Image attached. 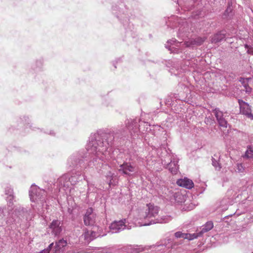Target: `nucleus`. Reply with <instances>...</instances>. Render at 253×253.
<instances>
[{"label":"nucleus","mask_w":253,"mask_h":253,"mask_svg":"<svg viewBox=\"0 0 253 253\" xmlns=\"http://www.w3.org/2000/svg\"><path fill=\"white\" fill-rule=\"evenodd\" d=\"M240 112L250 119L253 118V115L251 112V109L249 105L241 100H239Z\"/></svg>","instance_id":"10"},{"label":"nucleus","mask_w":253,"mask_h":253,"mask_svg":"<svg viewBox=\"0 0 253 253\" xmlns=\"http://www.w3.org/2000/svg\"><path fill=\"white\" fill-rule=\"evenodd\" d=\"M81 160L77 158L76 155L71 156L68 160V163L70 166H74L77 165L78 163L80 162Z\"/></svg>","instance_id":"23"},{"label":"nucleus","mask_w":253,"mask_h":253,"mask_svg":"<svg viewBox=\"0 0 253 253\" xmlns=\"http://www.w3.org/2000/svg\"><path fill=\"white\" fill-rule=\"evenodd\" d=\"M232 8H231V7L230 5H229L225 11V15H228L229 13H230L232 11Z\"/></svg>","instance_id":"33"},{"label":"nucleus","mask_w":253,"mask_h":253,"mask_svg":"<svg viewBox=\"0 0 253 253\" xmlns=\"http://www.w3.org/2000/svg\"><path fill=\"white\" fill-rule=\"evenodd\" d=\"M113 175H114V174L110 171V172H109L108 174L106 176L107 180L109 181V185L113 184V182L112 181L113 179Z\"/></svg>","instance_id":"30"},{"label":"nucleus","mask_w":253,"mask_h":253,"mask_svg":"<svg viewBox=\"0 0 253 253\" xmlns=\"http://www.w3.org/2000/svg\"><path fill=\"white\" fill-rule=\"evenodd\" d=\"M110 231L112 233H116L121 232L126 228V219H122L119 221L113 222L109 226Z\"/></svg>","instance_id":"6"},{"label":"nucleus","mask_w":253,"mask_h":253,"mask_svg":"<svg viewBox=\"0 0 253 253\" xmlns=\"http://www.w3.org/2000/svg\"><path fill=\"white\" fill-rule=\"evenodd\" d=\"M5 194L7 195L6 200L8 204L10 205L13 204L14 199L13 189L10 186H7L5 189Z\"/></svg>","instance_id":"18"},{"label":"nucleus","mask_w":253,"mask_h":253,"mask_svg":"<svg viewBox=\"0 0 253 253\" xmlns=\"http://www.w3.org/2000/svg\"><path fill=\"white\" fill-rule=\"evenodd\" d=\"M225 37V34L224 32H220L215 34L212 38V42H217L221 41Z\"/></svg>","instance_id":"21"},{"label":"nucleus","mask_w":253,"mask_h":253,"mask_svg":"<svg viewBox=\"0 0 253 253\" xmlns=\"http://www.w3.org/2000/svg\"><path fill=\"white\" fill-rule=\"evenodd\" d=\"M177 184L181 187H185L189 189L194 187V183L192 180L187 178L178 180L177 181Z\"/></svg>","instance_id":"14"},{"label":"nucleus","mask_w":253,"mask_h":253,"mask_svg":"<svg viewBox=\"0 0 253 253\" xmlns=\"http://www.w3.org/2000/svg\"><path fill=\"white\" fill-rule=\"evenodd\" d=\"M251 53L253 55V50L251 51Z\"/></svg>","instance_id":"40"},{"label":"nucleus","mask_w":253,"mask_h":253,"mask_svg":"<svg viewBox=\"0 0 253 253\" xmlns=\"http://www.w3.org/2000/svg\"><path fill=\"white\" fill-rule=\"evenodd\" d=\"M217 122L218 123L219 126L221 127H222L223 128L227 127V122L224 118H221V119L217 121Z\"/></svg>","instance_id":"28"},{"label":"nucleus","mask_w":253,"mask_h":253,"mask_svg":"<svg viewBox=\"0 0 253 253\" xmlns=\"http://www.w3.org/2000/svg\"><path fill=\"white\" fill-rule=\"evenodd\" d=\"M174 236L176 238H182L187 239L189 241L196 239V235L189 233H184L180 231L176 232L174 233Z\"/></svg>","instance_id":"16"},{"label":"nucleus","mask_w":253,"mask_h":253,"mask_svg":"<svg viewBox=\"0 0 253 253\" xmlns=\"http://www.w3.org/2000/svg\"><path fill=\"white\" fill-rule=\"evenodd\" d=\"M6 224L8 225L9 222L6 221L4 218L3 210L2 209L0 208V227L4 226Z\"/></svg>","instance_id":"25"},{"label":"nucleus","mask_w":253,"mask_h":253,"mask_svg":"<svg viewBox=\"0 0 253 253\" xmlns=\"http://www.w3.org/2000/svg\"><path fill=\"white\" fill-rule=\"evenodd\" d=\"M87 185H88V192H95V188L93 186V185L92 184L89 183L88 181Z\"/></svg>","instance_id":"32"},{"label":"nucleus","mask_w":253,"mask_h":253,"mask_svg":"<svg viewBox=\"0 0 253 253\" xmlns=\"http://www.w3.org/2000/svg\"><path fill=\"white\" fill-rule=\"evenodd\" d=\"M178 162L177 157L172 156L170 162L167 164V168L173 174H176L178 170Z\"/></svg>","instance_id":"11"},{"label":"nucleus","mask_w":253,"mask_h":253,"mask_svg":"<svg viewBox=\"0 0 253 253\" xmlns=\"http://www.w3.org/2000/svg\"><path fill=\"white\" fill-rule=\"evenodd\" d=\"M212 165L214 168L218 170H220L221 168V167L218 161L216 160L214 158H212Z\"/></svg>","instance_id":"29"},{"label":"nucleus","mask_w":253,"mask_h":253,"mask_svg":"<svg viewBox=\"0 0 253 253\" xmlns=\"http://www.w3.org/2000/svg\"><path fill=\"white\" fill-rule=\"evenodd\" d=\"M213 113H214L217 121L221 119V118H223L222 112L220 111L218 109L215 108L213 110Z\"/></svg>","instance_id":"26"},{"label":"nucleus","mask_w":253,"mask_h":253,"mask_svg":"<svg viewBox=\"0 0 253 253\" xmlns=\"http://www.w3.org/2000/svg\"><path fill=\"white\" fill-rule=\"evenodd\" d=\"M46 192L41 189L36 185H32L29 190V196L32 202L37 203L32 205V210H28L24 208H19L15 211V214L22 217H25L26 220L31 219L34 212L39 214L42 213L40 208H43L44 203L46 202Z\"/></svg>","instance_id":"3"},{"label":"nucleus","mask_w":253,"mask_h":253,"mask_svg":"<svg viewBox=\"0 0 253 253\" xmlns=\"http://www.w3.org/2000/svg\"><path fill=\"white\" fill-rule=\"evenodd\" d=\"M148 253H165L166 246L164 245H156L150 246H147Z\"/></svg>","instance_id":"12"},{"label":"nucleus","mask_w":253,"mask_h":253,"mask_svg":"<svg viewBox=\"0 0 253 253\" xmlns=\"http://www.w3.org/2000/svg\"><path fill=\"white\" fill-rule=\"evenodd\" d=\"M120 168L118 169V170L120 172H122L124 174L130 175L131 173L135 172L136 171V168L131 165L130 163H125L120 166Z\"/></svg>","instance_id":"9"},{"label":"nucleus","mask_w":253,"mask_h":253,"mask_svg":"<svg viewBox=\"0 0 253 253\" xmlns=\"http://www.w3.org/2000/svg\"><path fill=\"white\" fill-rule=\"evenodd\" d=\"M140 127H141V126L139 125V127H138L139 130H141V128Z\"/></svg>","instance_id":"38"},{"label":"nucleus","mask_w":253,"mask_h":253,"mask_svg":"<svg viewBox=\"0 0 253 253\" xmlns=\"http://www.w3.org/2000/svg\"><path fill=\"white\" fill-rule=\"evenodd\" d=\"M67 241L64 240L63 239H61L59 240L58 242H56L54 253H56L62 248L65 247L67 245Z\"/></svg>","instance_id":"20"},{"label":"nucleus","mask_w":253,"mask_h":253,"mask_svg":"<svg viewBox=\"0 0 253 253\" xmlns=\"http://www.w3.org/2000/svg\"><path fill=\"white\" fill-rule=\"evenodd\" d=\"M23 120H25V121L26 122L27 120H29V118L28 117H24Z\"/></svg>","instance_id":"36"},{"label":"nucleus","mask_w":253,"mask_h":253,"mask_svg":"<svg viewBox=\"0 0 253 253\" xmlns=\"http://www.w3.org/2000/svg\"><path fill=\"white\" fill-rule=\"evenodd\" d=\"M147 246H137L132 249L131 253H148Z\"/></svg>","instance_id":"24"},{"label":"nucleus","mask_w":253,"mask_h":253,"mask_svg":"<svg viewBox=\"0 0 253 253\" xmlns=\"http://www.w3.org/2000/svg\"><path fill=\"white\" fill-rule=\"evenodd\" d=\"M173 198L176 203L181 204L184 203L186 200V197L181 192H176L173 195Z\"/></svg>","instance_id":"19"},{"label":"nucleus","mask_w":253,"mask_h":253,"mask_svg":"<svg viewBox=\"0 0 253 253\" xmlns=\"http://www.w3.org/2000/svg\"><path fill=\"white\" fill-rule=\"evenodd\" d=\"M96 229H98V228L97 227H94L93 230H91L85 231L83 234L84 240L87 242H90L95 238L103 236L104 235H101L99 231L96 232Z\"/></svg>","instance_id":"8"},{"label":"nucleus","mask_w":253,"mask_h":253,"mask_svg":"<svg viewBox=\"0 0 253 253\" xmlns=\"http://www.w3.org/2000/svg\"><path fill=\"white\" fill-rule=\"evenodd\" d=\"M120 129L115 130H99L90 135L86 149L91 159L88 164L90 167L102 164L112 157L111 146L115 136L120 131Z\"/></svg>","instance_id":"1"},{"label":"nucleus","mask_w":253,"mask_h":253,"mask_svg":"<svg viewBox=\"0 0 253 253\" xmlns=\"http://www.w3.org/2000/svg\"><path fill=\"white\" fill-rule=\"evenodd\" d=\"M29 123H28L27 126H29V127H31L32 126H29Z\"/></svg>","instance_id":"39"},{"label":"nucleus","mask_w":253,"mask_h":253,"mask_svg":"<svg viewBox=\"0 0 253 253\" xmlns=\"http://www.w3.org/2000/svg\"><path fill=\"white\" fill-rule=\"evenodd\" d=\"M245 157L248 158H251L253 157V147L251 146L248 147L246 151Z\"/></svg>","instance_id":"27"},{"label":"nucleus","mask_w":253,"mask_h":253,"mask_svg":"<svg viewBox=\"0 0 253 253\" xmlns=\"http://www.w3.org/2000/svg\"><path fill=\"white\" fill-rule=\"evenodd\" d=\"M96 220V215L93 212L92 208H89L86 210V211L84 217V221L85 225H93Z\"/></svg>","instance_id":"7"},{"label":"nucleus","mask_w":253,"mask_h":253,"mask_svg":"<svg viewBox=\"0 0 253 253\" xmlns=\"http://www.w3.org/2000/svg\"><path fill=\"white\" fill-rule=\"evenodd\" d=\"M251 80H252L250 78H241L240 80L244 87V89H243V90H245L248 93H250L252 90V87L251 86V84H249V82H250Z\"/></svg>","instance_id":"17"},{"label":"nucleus","mask_w":253,"mask_h":253,"mask_svg":"<svg viewBox=\"0 0 253 253\" xmlns=\"http://www.w3.org/2000/svg\"><path fill=\"white\" fill-rule=\"evenodd\" d=\"M159 211V208L153 204L149 203L139 207L134 213L135 224L139 226H148L157 223H167L171 220V217L169 215L155 218Z\"/></svg>","instance_id":"2"},{"label":"nucleus","mask_w":253,"mask_h":253,"mask_svg":"<svg viewBox=\"0 0 253 253\" xmlns=\"http://www.w3.org/2000/svg\"><path fill=\"white\" fill-rule=\"evenodd\" d=\"M83 177L85 179L84 176H82L79 174H75L69 176L68 174H64L61 176L58 179V183L59 186L63 187L66 190L67 188H70L71 185H74Z\"/></svg>","instance_id":"5"},{"label":"nucleus","mask_w":253,"mask_h":253,"mask_svg":"<svg viewBox=\"0 0 253 253\" xmlns=\"http://www.w3.org/2000/svg\"><path fill=\"white\" fill-rule=\"evenodd\" d=\"M48 133V132H47ZM49 134H50V135H52V136H54L55 134V133L54 132V131L53 130H50L49 131V132L48 133Z\"/></svg>","instance_id":"35"},{"label":"nucleus","mask_w":253,"mask_h":253,"mask_svg":"<svg viewBox=\"0 0 253 253\" xmlns=\"http://www.w3.org/2000/svg\"><path fill=\"white\" fill-rule=\"evenodd\" d=\"M205 40V38H197L195 39H190L181 44V42H177L175 39H172L168 41V44L166 45V47L172 52L178 53L180 50L182 52L183 51V46L184 45L187 47H193L195 45H201Z\"/></svg>","instance_id":"4"},{"label":"nucleus","mask_w":253,"mask_h":253,"mask_svg":"<svg viewBox=\"0 0 253 253\" xmlns=\"http://www.w3.org/2000/svg\"><path fill=\"white\" fill-rule=\"evenodd\" d=\"M138 127L137 125V120H127V125L126 126V128L128 129L129 130H131L133 129L134 128L136 129Z\"/></svg>","instance_id":"22"},{"label":"nucleus","mask_w":253,"mask_h":253,"mask_svg":"<svg viewBox=\"0 0 253 253\" xmlns=\"http://www.w3.org/2000/svg\"><path fill=\"white\" fill-rule=\"evenodd\" d=\"M141 125H142V124H143L144 125H146V126H148L147 123H145V122H142V123H141Z\"/></svg>","instance_id":"37"},{"label":"nucleus","mask_w":253,"mask_h":253,"mask_svg":"<svg viewBox=\"0 0 253 253\" xmlns=\"http://www.w3.org/2000/svg\"><path fill=\"white\" fill-rule=\"evenodd\" d=\"M53 245V243H51L48 246V247L46 249H45L44 250H48V253H49L51 248H52Z\"/></svg>","instance_id":"34"},{"label":"nucleus","mask_w":253,"mask_h":253,"mask_svg":"<svg viewBox=\"0 0 253 253\" xmlns=\"http://www.w3.org/2000/svg\"><path fill=\"white\" fill-rule=\"evenodd\" d=\"M213 227V223L211 221L207 222L204 226L201 228V231L199 232L194 233L196 235V238L198 237H201L205 233H206L211 230Z\"/></svg>","instance_id":"15"},{"label":"nucleus","mask_w":253,"mask_h":253,"mask_svg":"<svg viewBox=\"0 0 253 253\" xmlns=\"http://www.w3.org/2000/svg\"><path fill=\"white\" fill-rule=\"evenodd\" d=\"M60 224L61 223L59 220H54L51 222L49 226V228L51 229L52 232L55 236L59 235L62 231Z\"/></svg>","instance_id":"13"},{"label":"nucleus","mask_w":253,"mask_h":253,"mask_svg":"<svg viewBox=\"0 0 253 253\" xmlns=\"http://www.w3.org/2000/svg\"><path fill=\"white\" fill-rule=\"evenodd\" d=\"M237 169L238 172L242 173L245 170V168L241 164H238L237 165Z\"/></svg>","instance_id":"31"}]
</instances>
